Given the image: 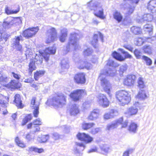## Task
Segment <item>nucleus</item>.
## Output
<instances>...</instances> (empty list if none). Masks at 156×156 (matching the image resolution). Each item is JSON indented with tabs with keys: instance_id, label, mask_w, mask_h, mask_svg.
Segmentation results:
<instances>
[{
	"instance_id": "1",
	"label": "nucleus",
	"mask_w": 156,
	"mask_h": 156,
	"mask_svg": "<svg viewBox=\"0 0 156 156\" xmlns=\"http://www.w3.org/2000/svg\"><path fill=\"white\" fill-rule=\"evenodd\" d=\"M56 50V47L53 46L46 48L43 52L39 51L38 55L37 54H36L34 61L33 59L31 60L29 65V72L32 73L33 70H35L36 67L35 63L40 64L42 62L43 58L46 62H47L49 60L50 55L55 54Z\"/></svg>"
},
{
	"instance_id": "2",
	"label": "nucleus",
	"mask_w": 156,
	"mask_h": 156,
	"mask_svg": "<svg viewBox=\"0 0 156 156\" xmlns=\"http://www.w3.org/2000/svg\"><path fill=\"white\" fill-rule=\"evenodd\" d=\"M109 69L108 70H106L105 72H101L99 78L101 80V86L104 91L107 93L110 97H111V84L109 81L103 76L104 75H106L113 76L115 75L116 70L114 68L112 69H111V68H109Z\"/></svg>"
},
{
	"instance_id": "3",
	"label": "nucleus",
	"mask_w": 156,
	"mask_h": 156,
	"mask_svg": "<svg viewBox=\"0 0 156 156\" xmlns=\"http://www.w3.org/2000/svg\"><path fill=\"white\" fill-rule=\"evenodd\" d=\"M78 34L75 33H73L70 34L69 42L66 46L64 47L63 52L64 54H66L71 48H73L75 50L79 49L80 47L78 43Z\"/></svg>"
},
{
	"instance_id": "4",
	"label": "nucleus",
	"mask_w": 156,
	"mask_h": 156,
	"mask_svg": "<svg viewBox=\"0 0 156 156\" xmlns=\"http://www.w3.org/2000/svg\"><path fill=\"white\" fill-rule=\"evenodd\" d=\"M115 96L119 104L120 105L124 106L128 104L131 100L130 95L129 92L126 91H118L116 93Z\"/></svg>"
},
{
	"instance_id": "5",
	"label": "nucleus",
	"mask_w": 156,
	"mask_h": 156,
	"mask_svg": "<svg viewBox=\"0 0 156 156\" xmlns=\"http://www.w3.org/2000/svg\"><path fill=\"white\" fill-rule=\"evenodd\" d=\"M139 0H123L124 2L120 5L122 9L124 10L126 14L129 15L132 13L134 11V6L131 5L129 3L132 4H137Z\"/></svg>"
},
{
	"instance_id": "6",
	"label": "nucleus",
	"mask_w": 156,
	"mask_h": 156,
	"mask_svg": "<svg viewBox=\"0 0 156 156\" xmlns=\"http://www.w3.org/2000/svg\"><path fill=\"white\" fill-rule=\"evenodd\" d=\"M66 102V97L62 93L58 94L50 100V104L55 107H62Z\"/></svg>"
},
{
	"instance_id": "7",
	"label": "nucleus",
	"mask_w": 156,
	"mask_h": 156,
	"mask_svg": "<svg viewBox=\"0 0 156 156\" xmlns=\"http://www.w3.org/2000/svg\"><path fill=\"white\" fill-rule=\"evenodd\" d=\"M98 2L91 1L88 4V6L90 9L94 11V15L101 19L104 18L103 16V10L102 8L100 6L98 5Z\"/></svg>"
},
{
	"instance_id": "8",
	"label": "nucleus",
	"mask_w": 156,
	"mask_h": 156,
	"mask_svg": "<svg viewBox=\"0 0 156 156\" xmlns=\"http://www.w3.org/2000/svg\"><path fill=\"white\" fill-rule=\"evenodd\" d=\"M119 50L122 53L125 55V58H124L121 55L117 53L116 51H114L112 54L113 57L118 60L122 61H124L125 58H131L132 56L129 54V53L125 51L124 49L121 48H119Z\"/></svg>"
},
{
	"instance_id": "9",
	"label": "nucleus",
	"mask_w": 156,
	"mask_h": 156,
	"mask_svg": "<svg viewBox=\"0 0 156 156\" xmlns=\"http://www.w3.org/2000/svg\"><path fill=\"white\" fill-rule=\"evenodd\" d=\"M57 32L54 27H50L46 33V43H50L55 41L56 37Z\"/></svg>"
},
{
	"instance_id": "10",
	"label": "nucleus",
	"mask_w": 156,
	"mask_h": 156,
	"mask_svg": "<svg viewBox=\"0 0 156 156\" xmlns=\"http://www.w3.org/2000/svg\"><path fill=\"white\" fill-rule=\"evenodd\" d=\"M19 20L16 18L9 16L5 19L3 23V26L5 29H9L14 25Z\"/></svg>"
},
{
	"instance_id": "11",
	"label": "nucleus",
	"mask_w": 156,
	"mask_h": 156,
	"mask_svg": "<svg viewBox=\"0 0 156 156\" xmlns=\"http://www.w3.org/2000/svg\"><path fill=\"white\" fill-rule=\"evenodd\" d=\"M86 94L85 91L83 90H74L70 94V96L74 101H78L81 97Z\"/></svg>"
},
{
	"instance_id": "12",
	"label": "nucleus",
	"mask_w": 156,
	"mask_h": 156,
	"mask_svg": "<svg viewBox=\"0 0 156 156\" xmlns=\"http://www.w3.org/2000/svg\"><path fill=\"white\" fill-rule=\"evenodd\" d=\"M97 98L98 102L103 107L105 108L108 106L109 101L105 95L100 94L97 96Z\"/></svg>"
},
{
	"instance_id": "13",
	"label": "nucleus",
	"mask_w": 156,
	"mask_h": 156,
	"mask_svg": "<svg viewBox=\"0 0 156 156\" xmlns=\"http://www.w3.org/2000/svg\"><path fill=\"white\" fill-rule=\"evenodd\" d=\"M75 63L77 68L79 69L85 68L90 69L92 68L91 64L85 60H79L78 61H76Z\"/></svg>"
},
{
	"instance_id": "14",
	"label": "nucleus",
	"mask_w": 156,
	"mask_h": 156,
	"mask_svg": "<svg viewBox=\"0 0 156 156\" xmlns=\"http://www.w3.org/2000/svg\"><path fill=\"white\" fill-rule=\"evenodd\" d=\"M39 102L36 101L35 98H33L31 102L30 107L31 108L34 109L33 113L34 116L35 117H37L38 116L39 113Z\"/></svg>"
},
{
	"instance_id": "15",
	"label": "nucleus",
	"mask_w": 156,
	"mask_h": 156,
	"mask_svg": "<svg viewBox=\"0 0 156 156\" xmlns=\"http://www.w3.org/2000/svg\"><path fill=\"white\" fill-rule=\"evenodd\" d=\"M39 30V28L37 27L28 29L24 31L23 34L26 37H31L36 34Z\"/></svg>"
},
{
	"instance_id": "16",
	"label": "nucleus",
	"mask_w": 156,
	"mask_h": 156,
	"mask_svg": "<svg viewBox=\"0 0 156 156\" xmlns=\"http://www.w3.org/2000/svg\"><path fill=\"white\" fill-rule=\"evenodd\" d=\"M23 37L21 35L15 36L12 39V45L14 48H15L18 50L20 51L21 50L22 46L20 43V41H23Z\"/></svg>"
},
{
	"instance_id": "17",
	"label": "nucleus",
	"mask_w": 156,
	"mask_h": 156,
	"mask_svg": "<svg viewBox=\"0 0 156 156\" xmlns=\"http://www.w3.org/2000/svg\"><path fill=\"white\" fill-rule=\"evenodd\" d=\"M77 137L79 140L84 141L86 143H91L93 140V138L88 134L85 133H79L77 135Z\"/></svg>"
},
{
	"instance_id": "18",
	"label": "nucleus",
	"mask_w": 156,
	"mask_h": 156,
	"mask_svg": "<svg viewBox=\"0 0 156 156\" xmlns=\"http://www.w3.org/2000/svg\"><path fill=\"white\" fill-rule=\"evenodd\" d=\"M136 77L134 75L127 76L124 79L123 83L125 85L131 86L133 85L135 82Z\"/></svg>"
},
{
	"instance_id": "19",
	"label": "nucleus",
	"mask_w": 156,
	"mask_h": 156,
	"mask_svg": "<svg viewBox=\"0 0 156 156\" xmlns=\"http://www.w3.org/2000/svg\"><path fill=\"white\" fill-rule=\"evenodd\" d=\"M139 105L138 102H136L133 106L128 108L125 114L127 115V116H130L136 114L138 112V109L136 106Z\"/></svg>"
},
{
	"instance_id": "20",
	"label": "nucleus",
	"mask_w": 156,
	"mask_h": 156,
	"mask_svg": "<svg viewBox=\"0 0 156 156\" xmlns=\"http://www.w3.org/2000/svg\"><path fill=\"white\" fill-rule=\"evenodd\" d=\"M122 121L123 119L122 118H120L118 119L113 121L107 125L106 129L109 130L116 128L119 125L122 123Z\"/></svg>"
},
{
	"instance_id": "21",
	"label": "nucleus",
	"mask_w": 156,
	"mask_h": 156,
	"mask_svg": "<svg viewBox=\"0 0 156 156\" xmlns=\"http://www.w3.org/2000/svg\"><path fill=\"white\" fill-rule=\"evenodd\" d=\"M74 79L78 83H84L86 81L85 75L84 73H79L75 75Z\"/></svg>"
},
{
	"instance_id": "22",
	"label": "nucleus",
	"mask_w": 156,
	"mask_h": 156,
	"mask_svg": "<svg viewBox=\"0 0 156 156\" xmlns=\"http://www.w3.org/2000/svg\"><path fill=\"white\" fill-rule=\"evenodd\" d=\"M100 111L98 109L93 110L88 116V119L90 120H94L96 119L99 115Z\"/></svg>"
},
{
	"instance_id": "23",
	"label": "nucleus",
	"mask_w": 156,
	"mask_h": 156,
	"mask_svg": "<svg viewBox=\"0 0 156 156\" xmlns=\"http://www.w3.org/2000/svg\"><path fill=\"white\" fill-rule=\"evenodd\" d=\"M118 114L117 110L112 109L109 112L105 113L103 116V118L104 119L108 120L113 118Z\"/></svg>"
},
{
	"instance_id": "24",
	"label": "nucleus",
	"mask_w": 156,
	"mask_h": 156,
	"mask_svg": "<svg viewBox=\"0 0 156 156\" xmlns=\"http://www.w3.org/2000/svg\"><path fill=\"white\" fill-rule=\"evenodd\" d=\"M147 9L153 13H156V0L150 1L148 3Z\"/></svg>"
},
{
	"instance_id": "25",
	"label": "nucleus",
	"mask_w": 156,
	"mask_h": 156,
	"mask_svg": "<svg viewBox=\"0 0 156 156\" xmlns=\"http://www.w3.org/2000/svg\"><path fill=\"white\" fill-rule=\"evenodd\" d=\"M138 127V126L137 124L132 122L129 125L128 129L130 133L135 134L137 131Z\"/></svg>"
},
{
	"instance_id": "26",
	"label": "nucleus",
	"mask_w": 156,
	"mask_h": 156,
	"mask_svg": "<svg viewBox=\"0 0 156 156\" xmlns=\"http://www.w3.org/2000/svg\"><path fill=\"white\" fill-rule=\"evenodd\" d=\"M14 102L16 104V105L18 108H22L23 106L22 103V101L20 95L19 94H16L14 96Z\"/></svg>"
},
{
	"instance_id": "27",
	"label": "nucleus",
	"mask_w": 156,
	"mask_h": 156,
	"mask_svg": "<svg viewBox=\"0 0 156 156\" xmlns=\"http://www.w3.org/2000/svg\"><path fill=\"white\" fill-rule=\"evenodd\" d=\"M153 19V16L150 14H144L143 17L139 20V22L142 23L145 21L151 22Z\"/></svg>"
},
{
	"instance_id": "28",
	"label": "nucleus",
	"mask_w": 156,
	"mask_h": 156,
	"mask_svg": "<svg viewBox=\"0 0 156 156\" xmlns=\"http://www.w3.org/2000/svg\"><path fill=\"white\" fill-rule=\"evenodd\" d=\"M68 30L66 28L61 30V34L59 37V40L61 42H64L67 35Z\"/></svg>"
},
{
	"instance_id": "29",
	"label": "nucleus",
	"mask_w": 156,
	"mask_h": 156,
	"mask_svg": "<svg viewBox=\"0 0 156 156\" xmlns=\"http://www.w3.org/2000/svg\"><path fill=\"white\" fill-rule=\"evenodd\" d=\"M70 112L71 115H75L79 112V110L78 107L75 104L71 106Z\"/></svg>"
},
{
	"instance_id": "30",
	"label": "nucleus",
	"mask_w": 156,
	"mask_h": 156,
	"mask_svg": "<svg viewBox=\"0 0 156 156\" xmlns=\"http://www.w3.org/2000/svg\"><path fill=\"white\" fill-rule=\"evenodd\" d=\"M153 27L151 24H147L144 25V30L146 32H147L150 36H151L153 34L152 30Z\"/></svg>"
},
{
	"instance_id": "31",
	"label": "nucleus",
	"mask_w": 156,
	"mask_h": 156,
	"mask_svg": "<svg viewBox=\"0 0 156 156\" xmlns=\"http://www.w3.org/2000/svg\"><path fill=\"white\" fill-rule=\"evenodd\" d=\"M68 60L67 58L62 59L61 62L62 68L63 69H67L69 68Z\"/></svg>"
},
{
	"instance_id": "32",
	"label": "nucleus",
	"mask_w": 156,
	"mask_h": 156,
	"mask_svg": "<svg viewBox=\"0 0 156 156\" xmlns=\"http://www.w3.org/2000/svg\"><path fill=\"white\" fill-rule=\"evenodd\" d=\"M131 31L135 34H140L141 32V28L133 26L131 28Z\"/></svg>"
},
{
	"instance_id": "33",
	"label": "nucleus",
	"mask_w": 156,
	"mask_h": 156,
	"mask_svg": "<svg viewBox=\"0 0 156 156\" xmlns=\"http://www.w3.org/2000/svg\"><path fill=\"white\" fill-rule=\"evenodd\" d=\"M114 18L119 23L120 22L122 19V16L121 13L118 12H115L113 14Z\"/></svg>"
},
{
	"instance_id": "34",
	"label": "nucleus",
	"mask_w": 156,
	"mask_h": 156,
	"mask_svg": "<svg viewBox=\"0 0 156 156\" xmlns=\"http://www.w3.org/2000/svg\"><path fill=\"white\" fill-rule=\"evenodd\" d=\"M10 87L12 88H18L20 85L18 82L15 80H12L9 83Z\"/></svg>"
},
{
	"instance_id": "35",
	"label": "nucleus",
	"mask_w": 156,
	"mask_h": 156,
	"mask_svg": "<svg viewBox=\"0 0 156 156\" xmlns=\"http://www.w3.org/2000/svg\"><path fill=\"white\" fill-rule=\"evenodd\" d=\"M95 125V124L93 122L86 123H84L83 124L82 128L84 130H87L93 127Z\"/></svg>"
},
{
	"instance_id": "36",
	"label": "nucleus",
	"mask_w": 156,
	"mask_h": 156,
	"mask_svg": "<svg viewBox=\"0 0 156 156\" xmlns=\"http://www.w3.org/2000/svg\"><path fill=\"white\" fill-rule=\"evenodd\" d=\"M26 47L27 48V50L25 52V55L27 58H28V57H30L32 55V52L31 49V47L29 45H26Z\"/></svg>"
},
{
	"instance_id": "37",
	"label": "nucleus",
	"mask_w": 156,
	"mask_h": 156,
	"mask_svg": "<svg viewBox=\"0 0 156 156\" xmlns=\"http://www.w3.org/2000/svg\"><path fill=\"white\" fill-rule=\"evenodd\" d=\"M28 151L29 152H32L33 151L35 152H38V153H41L44 151V150L42 148H38L36 147H29Z\"/></svg>"
},
{
	"instance_id": "38",
	"label": "nucleus",
	"mask_w": 156,
	"mask_h": 156,
	"mask_svg": "<svg viewBox=\"0 0 156 156\" xmlns=\"http://www.w3.org/2000/svg\"><path fill=\"white\" fill-rule=\"evenodd\" d=\"M98 35L94 34V36L93 40L91 41V44L93 47L96 48L98 46Z\"/></svg>"
},
{
	"instance_id": "39",
	"label": "nucleus",
	"mask_w": 156,
	"mask_h": 156,
	"mask_svg": "<svg viewBox=\"0 0 156 156\" xmlns=\"http://www.w3.org/2000/svg\"><path fill=\"white\" fill-rule=\"evenodd\" d=\"M147 97L145 91L144 90H141L140 91L137 95V98L141 99H145Z\"/></svg>"
},
{
	"instance_id": "40",
	"label": "nucleus",
	"mask_w": 156,
	"mask_h": 156,
	"mask_svg": "<svg viewBox=\"0 0 156 156\" xmlns=\"http://www.w3.org/2000/svg\"><path fill=\"white\" fill-rule=\"evenodd\" d=\"M32 118V116L31 114H28L23 119L22 122V125H25L28 121L30 120Z\"/></svg>"
},
{
	"instance_id": "41",
	"label": "nucleus",
	"mask_w": 156,
	"mask_h": 156,
	"mask_svg": "<svg viewBox=\"0 0 156 156\" xmlns=\"http://www.w3.org/2000/svg\"><path fill=\"white\" fill-rule=\"evenodd\" d=\"M49 139L48 135H43L41 138L38 137L37 139L38 141L40 143H44L47 141Z\"/></svg>"
},
{
	"instance_id": "42",
	"label": "nucleus",
	"mask_w": 156,
	"mask_h": 156,
	"mask_svg": "<svg viewBox=\"0 0 156 156\" xmlns=\"http://www.w3.org/2000/svg\"><path fill=\"white\" fill-rule=\"evenodd\" d=\"M45 73L43 70H39L37 72L34 74V78L35 80H37L39 77L43 75Z\"/></svg>"
},
{
	"instance_id": "43",
	"label": "nucleus",
	"mask_w": 156,
	"mask_h": 156,
	"mask_svg": "<svg viewBox=\"0 0 156 156\" xmlns=\"http://www.w3.org/2000/svg\"><path fill=\"white\" fill-rule=\"evenodd\" d=\"M101 149L105 153H107L110 150L109 147L107 145H103L101 147Z\"/></svg>"
},
{
	"instance_id": "44",
	"label": "nucleus",
	"mask_w": 156,
	"mask_h": 156,
	"mask_svg": "<svg viewBox=\"0 0 156 156\" xmlns=\"http://www.w3.org/2000/svg\"><path fill=\"white\" fill-rule=\"evenodd\" d=\"M15 142L18 146L22 148L25 147L26 145L22 142L20 140L18 137H16L15 139Z\"/></svg>"
},
{
	"instance_id": "45",
	"label": "nucleus",
	"mask_w": 156,
	"mask_h": 156,
	"mask_svg": "<svg viewBox=\"0 0 156 156\" xmlns=\"http://www.w3.org/2000/svg\"><path fill=\"white\" fill-rule=\"evenodd\" d=\"M93 52V51L91 48H88L84 50L83 54L85 56H89L92 55Z\"/></svg>"
},
{
	"instance_id": "46",
	"label": "nucleus",
	"mask_w": 156,
	"mask_h": 156,
	"mask_svg": "<svg viewBox=\"0 0 156 156\" xmlns=\"http://www.w3.org/2000/svg\"><path fill=\"white\" fill-rule=\"evenodd\" d=\"M143 49L145 53L150 54L152 53V48L150 45H145L143 47Z\"/></svg>"
},
{
	"instance_id": "47",
	"label": "nucleus",
	"mask_w": 156,
	"mask_h": 156,
	"mask_svg": "<svg viewBox=\"0 0 156 156\" xmlns=\"http://www.w3.org/2000/svg\"><path fill=\"white\" fill-rule=\"evenodd\" d=\"M107 65L113 67H115L118 66V64L117 63H115L111 59H109L107 63Z\"/></svg>"
},
{
	"instance_id": "48",
	"label": "nucleus",
	"mask_w": 156,
	"mask_h": 156,
	"mask_svg": "<svg viewBox=\"0 0 156 156\" xmlns=\"http://www.w3.org/2000/svg\"><path fill=\"white\" fill-rule=\"evenodd\" d=\"M128 68V66L126 64H124L120 66L119 72L120 73L122 74L126 71Z\"/></svg>"
},
{
	"instance_id": "49",
	"label": "nucleus",
	"mask_w": 156,
	"mask_h": 156,
	"mask_svg": "<svg viewBox=\"0 0 156 156\" xmlns=\"http://www.w3.org/2000/svg\"><path fill=\"white\" fill-rule=\"evenodd\" d=\"M133 53L137 59H140L141 57L142 53L140 50L137 49H135Z\"/></svg>"
},
{
	"instance_id": "50",
	"label": "nucleus",
	"mask_w": 156,
	"mask_h": 156,
	"mask_svg": "<svg viewBox=\"0 0 156 156\" xmlns=\"http://www.w3.org/2000/svg\"><path fill=\"white\" fill-rule=\"evenodd\" d=\"M5 98L6 99V101H4L3 100H0V104L3 107H7L8 105L7 102L9 101V98L8 97H5Z\"/></svg>"
},
{
	"instance_id": "51",
	"label": "nucleus",
	"mask_w": 156,
	"mask_h": 156,
	"mask_svg": "<svg viewBox=\"0 0 156 156\" xmlns=\"http://www.w3.org/2000/svg\"><path fill=\"white\" fill-rule=\"evenodd\" d=\"M138 84L139 87L140 88H144L145 85L142 78H139L138 79Z\"/></svg>"
},
{
	"instance_id": "52",
	"label": "nucleus",
	"mask_w": 156,
	"mask_h": 156,
	"mask_svg": "<svg viewBox=\"0 0 156 156\" xmlns=\"http://www.w3.org/2000/svg\"><path fill=\"white\" fill-rule=\"evenodd\" d=\"M143 59L145 61L147 65L151 66L152 63V60L151 59L145 56H143L142 57Z\"/></svg>"
},
{
	"instance_id": "53",
	"label": "nucleus",
	"mask_w": 156,
	"mask_h": 156,
	"mask_svg": "<svg viewBox=\"0 0 156 156\" xmlns=\"http://www.w3.org/2000/svg\"><path fill=\"white\" fill-rule=\"evenodd\" d=\"M8 79L6 75L0 73V81L7 83Z\"/></svg>"
},
{
	"instance_id": "54",
	"label": "nucleus",
	"mask_w": 156,
	"mask_h": 156,
	"mask_svg": "<svg viewBox=\"0 0 156 156\" xmlns=\"http://www.w3.org/2000/svg\"><path fill=\"white\" fill-rule=\"evenodd\" d=\"M144 42V40L142 38L139 37L136 39L135 44L137 46H140L142 45Z\"/></svg>"
},
{
	"instance_id": "55",
	"label": "nucleus",
	"mask_w": 156,
	"mask_h": 156,
	"mask_svg": "<svg viewBox=\"0 0 156 156\" xmlns=\"http://www.w3.org/2000/svg\"><path fill=\"white\" fill-rule=\"evenodd\" d=\"M33 124L34 125H41L42 124V122L41 121L40 119L38 118L37 119L33 121Z\"/></svg>"
},
{
	"instance_id": "56",
	"label": "nucleus",
	"mask_w": 156,
	"mask_h": 156,
	"mask_svg": "<svg viewBox=\"0 0 156 156\" xmlns=\"http://www.w3.org/2000/svg\"><path fill=\"white\" fill-rule=\"evenodd\" d=\"M25 139L27 140L28 141H29L34 139V136H33L31 133H28L27 134Z\"/></svg>"
},
{
	"instance_id": "57",
	"label": "nucleus",
	"mask_w": 156,
	"mask_h": 156,
	"mask_svg": "<svg viewBox=\"0 0 156 156\" xmlns=\"http://www.w3.org/2000/svg\"><path fill=\"white\" fill-rule=\"evenodd\" d=\"M123 47L126 49L130 51L131 52H133V48L130 45L125 44L123 45Z\"/></svg>"
},
{
	"instance_id": "58",
	"label": "nucleus",
	"mask_w": 156,
	"mask_h": 156,
	"mask_svg": "<svg viewBox=\"0 0 156 156\" xmlns=\"http://www.w3.org/2000/svg\"><path fill=\"white\" fill-rule=\"evenodd\" d=\"M19 11V10H12L11 11L9 10L7 8H6L5 9V12L7 14H13V13H16Z\"/></svg>"
},
{
	"instance_id": "59",
	"label": "nucleus",
	"mask_w": 156,
	"mask_h": 156,
	"mask_svg": "<svg viewBox=\"0 0 156 156\" xmlns=\"http://www.w3.org/2000/svg\"><path fill=\"white\" fill-rule=\"evenodd\" d=\"M11 76H13L15 78L19 80L20 79V76L15 73L12 72L11 73Z\"/></svg>"
},
{
	"instance_id": "60",
	"label": "nucleus",
	"mask_w": 156,
	"mask_h": 156,
	"mask_svg": "<svg viewBox=\"0 0 156 156\" xmlns=\"http://www.w3.org/2000/svg\"><path fill=\"white\" fill-rule=\"evenodd\" d=\"M100 131V129L99 128H97L92 129L91 131V133L93 134H95L99 132Z\"/></svg>"
},
{
	"instance_id": "61",
	"label": "nucleus",
	"mask_w": 156,
	"mask_h": 156,
	"mask_svg": "<svg viewBox=\"0 0 156 156\" xmlns=\"http://www.w3.org/2000/svg\"><path fill=\"white\" fill-rule=\"evenodd\" d=\"M132 150L131 149H128L125 151L123 154L122 156H129V152Z\"/></svg>"
},
{
	"instance_id": "62",
	"label": "nucleus",
	"mask_w": 156,
	"mask_h": 156,
	"mask_svg": "<svg viewBox=\"0 0 156 156\" xmlns=\"http://www.w3.org/2000/svg\"><path fill=\"white\" fill-rule=\"evenodd\" d=\"M34 81V80L32 78H30L25 79L24 80V82L27 83H31Z\"/></svg>"
},
{
	"instance_id": "63",
	"label": "nucleus",
	"mask_w": 156,
	"mask_h": 156,
	"mask_svg": "<svg viewBox=\"0 0 156 156\" xmlns=\"http://www.w3.org/2000/svg\"><path fill=\"white\" fill-rule=\"evenodd\" d=\"M53 138L55 140H57L60 138V135L57 133H54L53 134Z\"/></svg>"
},
{
	"instance_id": "64",
	"label": "nucleus",
	"mask_w": 156,
	"mask_h": 156,
	"mask_svg": "<svg viewBox=\"0 0 156 156\" xmlns=\"http://www.w3.org/2000/svg\"><path fill=\"white\" fill-rule=\"evenodd\" d=\"M31 86L34 88L36 90H37L39 88V85L37 84L33 83L31 85Z\"/></svg>"
}]
</instances>
